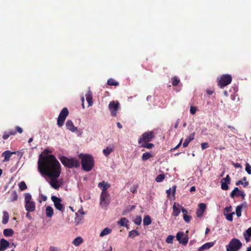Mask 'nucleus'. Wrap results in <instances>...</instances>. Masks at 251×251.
I'll return each mask as SVG.
<instances>
[{"mask_svg": "<svg viewBox=\"0 0 251 251\" xmlns=\"http://www.w3.org/2000/svg\"><path fill=\"white\" fill-rule=\"evenodd\" d=\"M244 233L247 234L248 236H251V226L246 230Z\"/></svg>", "mask_w": 251, "mask_h": 251, "instance_id": "nucleus-54", "label": "nucleus"}, {"mask_svg": "<svg viewBox=\"0 0 251 251\" xmlns=\"http://www.w3.org/2000/svg\"><path fill=\"white\" fill-rule=\"evenodd\" d=\"M8 194L10 196L9 198L10 201L14 202L18 200V195L15 190L9 191Z\"/></svg>", "mask_w": 251, "mask_h": 251, "instance_id": "nucleus-15", "label": "nucleus"}, {"mask_svg": "<svg viewBox=\"0 0 251 251\" xmlns=\"http://www.w3.org/2000/svg\"><path fill=\"white\" fill-rule=\"evenodd\" d=\"M9 243L4 239L0 240V251H4L9 246Z\"/></svg>", "mask_w": 251, "mask_h": 251, "instance_id": "nucleus-14", "label": "nucleus"}, {"mask_svg": "<svg viewBox=\"0 0 251 251\" xmlns=\"http://www.w3.org/2000/svg\"><path fill=\"white\" fill-rule=\"evenodd\" d=\"M222 180L224 181L225 182H227V183H230V177L228 175H227L225 178H224L222 179Z\"/></svg>", "mask_w": 251, "mask_h": 251, "instance_id": "nucleus-52", "label": "nucleus"}, {"mask_svg": "<svg viewBox=\"0 0 251 251\" xmlns=\"http://www.w3.org/2000/svg\"><path fill=\"white\" fill-rule=\"evenodd\" d=\"M69 115V111L67 108L64 107L61 111L57 118V124L59 127L63 126L66 117Z\"/></svg>", "mask_w": 251, "mask_h": 251, "instance_id": "nucleus-8", "label": "nucleus"}, {"mask_svg": "<svg viewBox=\"0 0 251 251\" xmlns=\"http://www.w3.org/2000/svg\"><path fill=\"white\" fill-rule=\"evenodd\" d=\"M59 159L64 166L69 168H77L80 165L79 161L75 158H68L65 156H61Z\"/></svg>", "mask_w": 251, "mask_h": 251, "instance_id": "nucleus-3", "label": "nucleus"}, {"mask_svg": "<svg viewBox=\"0 0 251 251\" xmlns=\"http://www.w3.org/2000/svg\"><path fill=\"white\" fill-rule=\"evenodd\" d=\"M209 147V144L207 142L202 143L201 144V148L202 150H205Z\"/></svg>", "mask_w": 251, "mask_h": 251, "instance_id": "nucleus-47", "label": "nucleus"}, {"mask_svg": "<svg viewBox=\"0 0 251 251\" xmlns=\"http://www.w3.org/2000/svg\"><path fill=\"white\" fill-rule=\"evenodd\" d=\"M110 197L108 192H101L100 204L102 208H106L110 203Z\"/></svg>", "mask_w": 251, "mask_h": 251, "instance_id": "nucleus-7", "label": "nucleus"}, {"mask_svg": "<svg viewBox=\"0 0 251 251\" xmlns=\"http://www.w3.org/2000/svg\"><path fill=\"white\" fill-rule=\"evenodd\" d=\"M31 196L29 193H26L25 197V208L28 212L35 210V204L34 201H31Z\"/></svg>", "mask_w": 251, "mask_h": 251, "instance_id": "nucleus-5", "label": "nucleus"}, {"mask_svg": "<svg viewBox=\"0 0 251 251\" xmlns=\"http://www.w3.org/2000/svg\"><path fill=\"white\" fill-rule=\"evenodd\" d=\"M52 201L54 203V206L55 208L59 211H63L64 210V205L61 203V200L60 198L55 196H52L51 197Z\"/></svg>", "mask_w": 251, "mask_h": 251, "instance_id": "nucleus-11", "label": "nucleus"}, {"mask_svg": "<svg viewBox=\"0 0 251 251\" xmlns=\"http://www.w3.org/2000/svg\"><path fill=\"white\" fill-rule=\"evenodd\" d=\"M174 238V236H173L172 235H168L166 239V243H167L168 244H172Z\"/></svg>", "mask_w": 251, "mask_h": 251, "instance_id": "nucleus-42", "label": "nucleus"}, {"mask_svg": "<svg viewBox=\"0 0 251 251\" xmlns=\"http://www.w3.org/2000/svg\"><path fill=\"white\" fill-rule=\"evenodd\" d=\"M195 132L190 135L184 141L183 143V147L184 148L187 147L189 143L194 139Z\"/></svg>", "mask_w": 251, "mask_h": 251, "instance_id": "nucleus-23", "label": "nucleus"}, {"mask_svg": "<svg viewBox=\"0 0 251 251\" xmlns=\"http://www.w3.org/2000/svg\"><path fill=\"white\" fill-rule=\"evenodd\" d=\"M231 208H231V206L226 207L225 208V211H226L227 213H229V212H230L231 211Z\"/></svg>", "mask_w": 251, "mask_h": 251, "instance_id": "nucleus-62", "label": "nucleus"}, {"mask_svg": "<svg viewBox=\"0 0 251 251\" xmlns=\"http://www.w3.org/2000/svg\"><path fill=\"white\" fill-rule=\"evenodd\" d=\"M234 213L233 212L232 213H230V214H227L226 216V219L229 221H232L233 220V217H232V215L233 214H234Z\"/></svg>", "mask_w": 251, "mask_h": 251, "instance_id": "nucleus-50", "label": "nucleus"}, {"mask_svg": "<svg viewBox=\"0 0 251 251\" xmlns=\"http://www.w3.org/2000/svg\"><path fill=\"white\" fill-rule=\"evenodd\" d=\"M227 127L229 129H230L231 131L233 133H237V129L233 126H227Z\"/></svg>", "mask_w": 251, "mask_h": 251, "instance_id": "nucleus-51", "label": "nucleus"}, {"mask_svg": "<svg viewBox=\"0 0 251 251\" xmlns=\"http://www.w3.org/2000/svg\"><path fill=\"white\" fill-rule=\"evenodd\" d=\"M142 222V217L137 216L134 220V223L137 225H140Z\"/></svg>", "mask_w": 251, "mask_h": 251, "instance_id": "nucleus-40", "label": "nucleus"}, {"mask_svg": "<svg viewBox=\"0 0 251 251\" xmlns=\"http://www.w3.org/2000/svg\"><path fill=\"white\" fill-rule=\"evenodd\" d=\"M114 148L113 145L107 146L106 149L103 150V153L105 156H108L111 152L114 151Z\"/></svg>", "mask_w": 251, "mask_h": 251, "instance_id": "nucleus-21", "label": "nucleus"}, {"mask_svg": "<svg viewBox=\"0 0 251 251\" xmlns=\"http://www.w3.org/2000/svg\"><path fill=\"white\" fill-rule=\"evenodd\" d=\"M203 211H202V210H200V209H197V211H196V214H197V216L198 217H201L203 215Z\"/></svg>", "mask_w": 251, "mask_h": 251, "instance_id": "nucleus-48", "label": "nucleus"}, {"mask_svg": "<svg viewBox=\"0 0 251 251\" xmlns=\"http://www.w3.org/2000/svg\"><path fill=\"white\" fill-rule=\"evenodd\" d=\"M206 209V204L204 203H201L199 204V209L204 211Z\"/></svg>", "mask_w": 251, "mask_h": 251, "instance_id": "nucleus-46", "label": "nucleus"}, {"mask_svg": "<svg viewBox=\"0 0 251 251\" xmlns=\"http://www.w3.org/2000/svg\"><path fill=\"white\" fill-rule=\"evenodd\" d=\"M139 145H140V147L146 148L148 149H152L154 147V145L153 144L150 143L149 142H144Z\"/></svg>", "mask_w": 251, "mask_h": 251, "instance_id": "nucleus-31", "label": "nucleus"}, {"mask_svg": "<svg viewBox=\"0 0 251 251\" xmlns=\"http://www.w3.org/2000/svg\"><path fill=\"white\" fill-rule=\"evenodd\" d=\"M107 83L108 85L115 86H118L119 84L118 82L115 81V80L113 78H110L108 79Z\"/></svg>", "mask_w": 251, "mask_h": 251, "instance_id": "nucleus-35", "label": "nucleus"}, {"mask_svg": "<svg viewBox=\"0 0 251 251\" xmlns=\"http://www.w3.org/2000/svg\"><path fill=\"white\" fill-rule=\"evenodd\" d=\"M165 175L164 174H160L156 177L155 181L157 182H161L163 181Z\"/></svg>", "mask_w": 251, "mask_h": 251, "instance_id": "nucleus-38", "label": "nucleus"}, {"mask_svg": "<svg viewBox=\"0 0 251 251\" xmlns=\"http://www.w3.org/2000/svg\"><path fill=\"white\" fill-rule=\"evenodd\" d=\"M243 235L245 238V239L246 240V242L248 243V242H249L250 240V236H248V235H247V234H246L244 233H243Z\"/></svg>", "mask_w": 251, "mask_h": 251, "instance_id": "nucleus-56", "label": "nucleus"}, {"mask_svg": "<svg viewBox=\"0 0 251 251\" xmlns=\"http://www.w3.org/2000/svg\"><path fill=\"white\" fill-rule=\"evenodd\" d=\"M181 211L183 214V218L185 222L186 223H189L192 219V217L188 214V212L187 210L184 208H182Z\"/></svg>", "mask_w": 251, "mask_h": 251, "instance_id": "nucleus-18", "label": "nucleus"}, {"mask_svg": "<svg viewBox=\"0 0 251 251\" xmlns=\"http://www.w3.org/2000/svg\"><path fill=\"white\" fill-rule=\"evenodd\" d=\"M243 208V205H238L236 208V213L237 216L239 217L241 216V210Z\"/></svg>", "mask_w": 251, "mask_h": 251, "instance_id": "nucleus-39", "label": "nucleus"}, {"mask_svg": "<svg viewBox=\"0 0 251 251\" xmlns=\"http://www.w3.org/2000/svg\"><path fill=\"white\" fill-rule=\"evenodd\" d=\"M242 247V243L237 238H232L226 246V251H238Z\"/></svg>", "mask_w": 251, "mask_h": 251, "instance_id": "nucleus-4", "label": "nucleus"}, {"mask_svg": "<svg viewBox=\"0 0 251 251\" xmlns=\"http://www.w3.org/2000/svg\"><path fill=\"white\" fill-rule=\"evenodd\" d=\"M83 242V239L81 237L75 238L73 241V244L75 246H78Z\"/></svg>", "mask_w": 251, "mask_h": 251, "instance_id": "nucleus-32", "label": "nucleus"}, {"mask_svg": "<svg viewBox=\"0 0 251 251\" xmlns=\"http://www.w3.org/2000/svg\"><path fill=\"white\" fill-rule=\"evenodd\" d=\"M111 232H112V229L111 228H109L108 227H105L100 232V237H103L105 235L110 234Z\"/></svg>", "mask_w": 251, "mask_h": 251, "instance_id": "nucleus-28", "label": "nucleus"}, {"mask_svg": "<svg viewBox=\"0 0 251 251\" xmlns=\"http://www.w3.org/2000/svg\"><path fill=\"white\" fill-rule=\"evenodd\" d=\"M184 233L183 232H178L176 235V238L179 243L182 244L183 245H186L188 242V237L185 235L184 237Z\"/></svg>", "mask_w": 251, "mask_h": 251, "instance_id": "nucleus-12", "label": "nucleus"}, {"mask_svg": "<svg viewBox=\"0 0 251 251\" xmlns=\"http://www.w3.org/2000/svg\"><path fill=\"white\" fill-rule=\"evenodd\" d=\"M38 171L42 175L51 178L50 184L55 190L60 187L61 182L57 179L61 174V165L52 154L40 155L38 161Z\"/></svg>", "mask_w": 251, "mask_h": 251, "instance_id": "nucleus-1", "label": "nucleus"}, {"mask_svg": "<svg viewBox=\"0 0 251 251\" xmlns=\"http://www.w3.org/2000/svg\"><path fill=\"white\" fill-rule=\"evenodd\" d=\"M66 126L68 130L72 132H75L77 130V128L74 126V124L71 120H68L67 121Z\"/></svg>", "mask_w": 251, "mask_h": 251, "instance_id": "nucleus-19", "label": "nucleus"}, {"mask_svg": "<svg viewBox=\"0 0 251 251\" xmlns=\"http://www.w3.org/2000/svg\"><path fill=\"white\" fill-rule=\"evenodd\" d=\"M153 156L149 152H146L144 153L142 156V160L143 161H146L149 158L152 157Z\"/></svg>", "mask_w": 251, "mask_h": 251, "instance_id": "nucleus-34", "label": "nucleus"}, {"mask_svg": "<svg viewBox=\"0 0 251 251\" xmlns=\"http://www.w3.org/2000/svg\"><path fill=\"white\" fill-rule=\"evenodd\" d=\"M9 220V214L7 212L4 211L3 212V218L2 223L3 224H6L8 223Z\"/></svg>", "mask_w": 251, "mask_h": 251, "instance_id": "nucleus-33", "label": "nucleus"}, {"mask_svg": "<svg viewBox=\"0 0 251 251\" xmlns=\"http://www.w3.org/2000/svg\"><path fill=\"white\" fill-rule=\"evenodd\" d=\"M108 107L112 116L115 117L117 115V112L120 107L119 102L118 101H111L110 102Z\"/></svg>", "mask_w": 251, "mask_h": 251, "instance_id": "nucleus-10", "label": "nucleus"}, {"mask_svg": "<svg viewBox=\"0 0 251 251\" xmlns=\"http://www.w3.org/2000/svg\"><path fill=\"white\" fill-rule=\"evenodd\" d=\"M140 235L139 232L136 230H132L130 231L128 233V237L131 238L132 239L134 238L136 236Z\"/></svg>", "mask_w": 251, "mask_h": 251, "instance_id": "nucleus-27", "label": "nucleus"}, {"mask_svg": "<svg viewBox=\"0 0 251 251\" xmlns=\"http://www.w3.org/2000/svg\"><path fill=\"white\" fill-rule=\"evenodd\" d=\"M10 136V134L8 132H5L2 135V138L4 140H6L8 139V138Z\"/></svg>", "mask_w": 251, "mask_h": 251, "instance_id": "nucleus-53", "label": "nucleus"}, {"mask_svg": "<svg viewBox=\"0 0 251 251\" xmlns=\"http://www.w3.org/2000/svg\"><path fill=\"white\" fill-rule=\"evenodd\" d=\"M182 139H181L180 141L179 142V144L175 147L174 148V149H173V150H175L176 149H177V148H178L181 144V143H182Z\"/></svg>", "mask_w": 251, "mask_h": 251, "instance_id": "nucleus-60", "label": "nucleus"}, {"mask_svg": "<svg viewBox=\"0 0 251 251\" xmlns=\"http://www.w3.org/2000/svg\"><path fill=\"white\" fill-rule=\"evenodd\" d=\"M176 185H175L173 187V189L172 190V193L173 195H175V194L176 193Z\"/></svg>", "mask_w": 251, "mask_h": 251, "instance_id": "nucleus-64", "label": "nucleus"}, {"mask_svg": "<svg viewBox=\"0 0 251 251\" xmlns=\"http://www.w3.org/2000/svg\"><path fill=\"white\" fill-rule=\"evenodd\" d=\"M16 154L15 151H5L2 154L1 156L4 157V158L3 162H7L9 160L10 158L11 157L12 154Z\"/></svg>", "mask_w": 251, "mask_h": 251, "instance_id": "nucleus-13", "label": "nucleus"}, {"mask_svg": "<svg viewBox=\"0 0 251 251\" xmlns=\"http://www.w3.org/2000/svg\"><path fill=\"white\" fill-rule=\"evenodd\" d=\"M84 214L83 212L80 213V214H78V213H76L75 217V222L76 224H79L83 219V215Z\"/></svg>", "mask_w": 251, "mask_h": 251, "instance_id": "nucleus-26", "label": "nucleus"}, {"mask_svg": "<svg viewBox=\"0 0 251 251\" xmlns=\"http://www.w3.org/2000/svg\"><path fill=\"white\" fill-rule=\"evenodd\" d=\"M196 107L195 106H191L190 109V112L191 114L194 115L195 114L196 112Z\"/></svg>", "mask_w": 251, "mask_h": 251, "instance_id": "nucleus-49", "label": "nucleus"}, {"mask_svg": "<svg viewBox=\"0 0 251 251\" xmlns=\"http://www.w3.org/2000/svg\"><path fill=\"white\" fill-rule=\"evenodd\" d=\"M233 165L235 167V168H241V165L240 163H233Z\"/></svg>", "mask_w": 251, "mask_h": 251, "instance_id": "nucleus-59", "label": "nucleus"}, {"mask_svg": "<svg viewBox=\"0 0 251 251\" xmlns=\"http://www.w3.org/2000/svg\"><path fill=\"white\" fill-rule=\"evenodd\" d=\"M221 188L223 190H226L228 189L229 187H228V184H229V183H227V182H225L222 180H221Z\"/></svg>", "mask_w": 251, "mask_h": 251, "instance_id": "nucleus-37", "label": "nucleus"}, {"mask_svg": "<svg viewBox=\"0 0 251 251\" xmlns=\"http://www.w3.org/2000/svg\"><path fill=\"white\" fill-rule=\"evenodd\" d=\"M79 158L81 159V166L84 171L89 172L92 169L94 165V161L91 155L81 153L79 155Z\"/></svg>", "mask_w": 251, "mask_h": 251, "instance_id": "nucleus-2", "label": "nucleus"}, {"mask_svg": "<svg viewBox=\"0 0 251 251\" xmlns=\"http://www.w3.org/2000/svg\"><path fill=\"white\" fill-rule=\"evenodd\" d=\"M172 85L174 86L178 85L180 83V80L177 76H174L171 78Z\"/></svg>", "mask_w": 251, "mask_h": 251, "instance_id": "nucleus-36", "label": "nucleus"}, {"mask_svg": "<svg viewBox=\"0 0 251 251\" xmlns=\"http://www.w3.org/2000/svg\"><path fill=\"white\" fill-rule=\"evenodd\" d=\"M46 214L47 217L50 218L53 215V209L52 207L48 206L46 208Z\"/></svg>", "mask_w": 251, "mask_h": 251, "instance_id": "nucleus-25", "label": "nucleus"}, {"mask_svg": "<svg viewBox=\"0 0 251 251\" xmlns=\"http://www.w3.org/2000/svg\"><path fill=\"white\" fill-rule=\"evenodd\" d=\"M243 192H244L238 189V191H237V196H240Z\"/></svg>", "mask_w": 251, "mask_h": 251, "instance_id": "nucleus-61", "label": "nucleus"}, {"mask_svg": "<svg viewBox=\"0 0 251 251\" xmlns=\"http://www.w3.org/2000/svg\"><path fill=\"white\" fill-rule=\"evenodd\" d=\"M3 234L6 237H11L13 236L14 231L11 228H7L3 230Z\"/></svg>", "mask_w": 251, "mask_h": 251, "instance_id": "nucleus-30", "label": "nucleus"}, {"mask_svg": "<svg viewBox=\"0 0 251 251\" xmlns=\"http://www.w3.org/2000/svg\"><path fill=\"white\" fill-rule=\"evenodd\" d=\"M240 184L243 185L244 187H246L249 185V183L248 181H245L243 182V181L241 180H239L236 182V185H239Z\"/></svg>", "mask_w": 251, "mask_h": 251, "instance_id": "nucleus-43", "label": "nucleus"}, {"mask_svg": "<svg viewBox=\"0 0 251 251\" xmlns=\"http://www.w3.org/2000/svg\"><path fill=\"white\" fill-rule=\"evenodd\" d=\"M58 248L54 246H50L49 248V251H58Z\"/></svg>", "mask_w": 251, "mask_h": 251, "instance_id": "nucleus-55", "label": "nucleus"}, {"mask_svg": "<svg viewBox=\"0 0 251 251\" xmlns=\"http://www.w3.org/2000/svg\"><path fill=\"white\" fill-rule=\"evenodd\" d=\"M238 191V187L234 188L233 190L231 192V193L230 194V197L232 198H234L235 196H237V191Z\"/></svg>", "mask_w": 251, "mask_h": 251, "instance_id": "nucleus-44", "label": "nucleus"}, {"mask_svg": "<svg viewBox=\"0 0 251 251\" xmlns=\"http://www.w3.org/2000/svg\"><path fill=\"white\" fill-rule=\"evenodd\" d=\"M15 128L16 131L19 133H22L23 131L22 128L20 126H17Z\"/></svg>", "mask_w": 251, "mask_h": 251, "instance_id": "nucleus-57", "label": "nucleus"}, {"mask_svg": "<svg viewBox=\"0 0 251 251\" xmlns=\"http://www.w3.org/2000/svg\"><path fill=\"white\" fill-rule=\"evenodd\" d=\"M154 137V133L152 131H148L142 134L138 139V144H141L144 142H150Z\"/></svg>", "mask_w": 251, "mask_h": 251, "instance_id": "nucleus-9", "label": "nucleus"}, {"mask_svg": "<svg viewBox=\"0 0 251 251\" xmlns=\"http://www.w3.org/2000/svg\"><path fill=\"white\" fill-rule=\"evenodd\" d=\"M180 205L179 204H177L176 202L174 203L173 206V213L172 215L175 217H177L179 215L180 210L179 208Z\"/></svg>", "mask_w": 251, "mask_h": 251, "instance_id": "nucleus-17", "label": "nucleus"}, {"mask_svg": "<svg viewBox=\"0 0 251 251\" xmlns=\"http://www.w3.org/2000/svg\"><path fill=\"white\" fill-rule=\"evenodd\" d=\"M128 223V220L125 217H123V218H121L119 221H118L117 224L119 225H120L121 226H124V227H127Z\"/></svg>", "mask_w": 251, "mask_h": 251, "instance_id": "nucleus-24", "label": "nucleus"}, {"mask_svg": "<svg viewBox=\"0 0 251 251\" xmlns=\"http://www.w3.org/2000/svg\"><path fill=\"white\" fill-rule=\"evenodd\" d=\"M218 85L221 88L229 84L232 81L230 75H223L217 79Z\"/></svg>", "mask_w": 251, "mask_h": 251, "instance_id": "nucleus-6", "label": "nucleus"}, {"mask_svg": "<svg viewBox=\"0 0 251 251\" xmlns=\"http://www.w3.org/2000/svg\"><path fill=\"white\" fill-rule=\"evenodd\" d=\"M245 170L249 175L251 174V166L248 163L246 164Z\"/></svg>", "mask_w": 251, "mask_h": 251, "instance_id": "nucleus-45", "label": "nucleus"}, {"mask_svg": "<svg viewBox=\"0 0 251 251\" xmlns=\"http://www.w3.org/2000/svg\"><path fill=\"white\" fill-rule=\"evenodd\" d=\"M98 186L102 190L101 192H108L106 190L110 187V185L104 181L100 182Z\"/></svg>", "mask_w": 251, "mask_h": 251, "instance_id": "nucleus-20", "label": "nucleus"}, {"mask_svg": "<svg viewBox=\"0 0 251 251\" xmlns=\"http://www.w3.org/2000/svg\"><path fill=\"white\" fill-rule=\"evenodd\" d=\"M86 100L88 103V106H92L93 104V97H92V93L89 90L87 92V93L85 95Z\"/></svg>", "mask_w": 251, "mask_h": 251, "instance_id": "nucleus-22", "label": "nucleus"}, {"mask_svg": "<svg viewBox=\"0 0 251 251\" xmlns=\"http://www.w3.org/2000/svg\"><path fill=\"white\" fill-rule=\"evenodd\" d=\"M151 223V218L149 215H146L143 219V224L144 226H149Z\"/></svg>", "mask_w": 251, "mask_h": 251, "instance_id": "nucleus-29", "label": "nucleus"}, {"mask_svg": "<svg viewBox=\"0 0 251 251\" xmlns=\"http://www.w3.org/2000/svg\"><path fill=\"white\" fill-rule=\"evenodd\" d=\"M206 93L209 95H211L213 94V93H214V91L212 90H207L206 91Z\"/></svg>", "mask_w": 251, "mask_h": 251, "instance_id": "nucleus-63", "label": "nucleus"}, {"mask_svg": "<svg viewBox=\"0 0 251 251\" xmlns=\"http://www.w3.org/2000/svg\"><path fill=\"white\" fill-rule=\"evenodd\" d=\"M8 132L9 133V134H10V135H15L16 133V131L14 130H10L8 131Z\"/></svg>", "mask_w": 251, "mask_h": 251, "instance_id": "nucleus-58", "label": "nucleus"}, {"mask_svg": "<svg viewBox=\"0 0 251 251\" xmlns=\"http://www.w3.org/2000/svg\"><path fill=\"white\" fill-rule=\"evenodd\" d=\"M19 188L21 191H24L27 189V186L24 181H21L19 184Z\"/></svg>", "mask_w": 251, "mask_h": 251, "instance_id": "nucleus-41", "label": "nucleus"}, {"mask_svg": "<svg viewBox=\"0 0 251 251\" xmlns=\"http://www.w3.org/2000/svg\"><path fill=\"white\" fill-rule=\"evenodd\" d=\"M215 244V242H207L201 246L199 249L198 251H203L208 250L212 247Z\"/></svg>", "mask_w": 251, "mask_h": 251, "instance_id": "nucleus-16", "label": "nucleus"}]
</instances>
